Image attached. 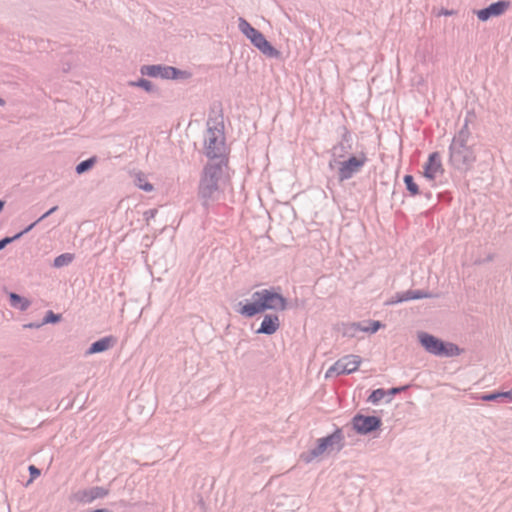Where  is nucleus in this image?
<instances>
[{
  "instance_id": "nucleus-1",
  "label": "nucleus",
  "mask_w": 512,
  "mask_h": 512,
  "mask_svg": "<svg viewBox=\"0 0 512 512\" xmlns=\"http://www.w3.org/2000/svg\"><path fill=\"white\" fill-rule=\"evenodd\" d=\"M227 168L228 164L225 160L210 162L204 166L198 186V197L206 209L219 199L221 194L220 184L224 179Z\"/></svg>"
},
{
  "instance_id": "nucleus-2",
  "label": "nucleus",
  "mask_w": 512,
  "mask_h": 512,
  "mask_svg": "<svg viewBox=\"0 0 512 512\" xmlns=\"http://www.w3.org/2000/svg\"><path fill=\"white\" fill-rule=\"evenodd\" d=\"M251 300V302L247 301L245 304H242V302L239 303L241 307L238 312L246 318H252L267 310L278 312L284 311L287 308V299L282 294L275 291L274 288L261 289L253 292Z\"/></svg>"
},
{
  "instance_id": "nucleus-3",
  "label": "nucleus",
  "mask_w": 512,
  "mask_h": 512,
  "mask_svg": "<svg viewBox=\"0 0 512 512\" xmlns=\"http://www.w3.org/2000/svg\"><path fill=\"white\" fill-rule=\"evenodd\" d=\"M344 447V434L340 428L325 437L317 440V445L307 452L301 454V459L305 463H310L317 457L321 456L324 452L337 451L339 452Z\"/></svg>"
},
{
  "instance_id": "nucleus-4",
  "label": "nucleus",
  "mask_w": 512,
  "mask_h": 512,
  "mask_svg": "<svg viewBox=\"0 0 512 512\" xmlns=\"http://www.w3.org/2000/svg\"><path fill=\"white\" fill-rule=\"evenodd\" d=\"M418 341L426 352L437 357H455L462 352L458 345L443 341L427 332H419Z\"/></svg>"
},
{
  "instance_id": "nucleus-5",
  "label": "nucleus",
  "mask_w": 512,
  "mask_h": 512,
  "mask_svg": "<svg viewBox=\"0 0 512 512\" xmlns=\"http://www.w3.org/2000/svg\"><path fill=\"white\" fill-rule=\"evenodd\" d=\"M205 154L213 162L226 161L228 164V158L226 157V146L224 136L221 130L209 127L205 137Z\"/></svg>"
},
{
  "instance_id": "nucleus-6",
  "label": "nucleus",
  "mask_w": 512,
  "mask_h": 512,
  "mask_svg": "<svg viewBox=\"0 0 512 512\" xmlns=\"http://www.w3.org/2000/svg\"><path fill=\"white\" fill-rule=\"evenodd\" d=\"M140 73L143 76L165 80H187L192 76L190 71L162 64L143 65L140 68Z\"/></svg>"
},
{
  "instance_id": "nucleus-7",
  "label": "nucleus",
  "mask_w": 512,
  "mask_h": 512,
  "mask_svg": "<svg viewBox=\"0 0 512 512\" xmlns=\"http://www.w3.org/2000/svg\"><path fill=\"white\" fill-rule=\"evenodd\" d=\"M476 161L473 148L469 145L450 144L449 163L459 171L469 170Z\"/></svg>"
},
{
  "instance_id": "nucleus-8",
  "label": "nucleus",
  "mask_w": 512,
  "mask_h": 512,
  "mask_svg": "<svg viewBox=\"0 0 512 512\" xmlns=\"http://www.w3.org/2000/svg\"><path fill=\"white\" fill-rule=\"evenodd\" d=\"M361 357L357 355H348L335 362L327 371L325 377H331L333 374L345 375L358 370L361 364Z\"/></svg>"
},
{
  "instance_id": "nucleus-9",
  "label": "nucleus",
  "mask_w": 512,
  "mask_h": 512,
  "mask_svg": "<svg viewBox=\"0 0 512 512\" xmlns=\"http://www.w3.org/2000/svg\"><path fill=\"white\" fill-rule=\"evenodd\" d=\"M367 158L365 154L351 156L347 160L339 162L338 179L340 182L349 180L365 165Z\"/></svg>"
},
{
  "instance_id": "nucleus-10",
  "label": "nucleus",
  "mask_w": 512,
  "mask_h": 512,
  "mask_svg": "<svg viewBox=\"0 0 512 512\" xmlns=\"http://www.w3.org/2000/svg\"><path fill=\"white\" fill-rule=\"evenodd\" d=\"M382 425V420L378 416H366L356 414L352 418L353 429L360 435H367L378 430Z\"/></svg>"
},
{
  "instance_id": "nucleus-11",
  "label": "nucleus",
  "mask_w": 512,
  "mask_h": 512,
  "mask_svg": "<svg viewBox=\"0 0 512 512\" xmlns=\"http://www.w3.org/2000/svg\"><path fill=\"white\" fill-rule=\"evenodd\" d=\"M510 7V2L506 0H499L491 3L487 7L476 11L477 18L480 21H488L492 17L502 15Z\"/></svg>"
},
{
  "instance_id": "nucleus-12",
  "label": "nucleus",
  "mask_w": 512,
  "mask_h": 512,
  "mask_svg": "<svg viewBox=\"0 0 512 512\" xmlns=\"http://www.w3.org/2000/svg\"><path fill=\"white\" fill-rule=\"evenodd\" d=\"M251 43L264 55L270 58H279L281 53L277 50L259 31V33L251 40Z\"/></svg>"
},
{
  "instance_id": "nucleus-13",
  "label": "nucleus",
  "mask_w": 512,
  "mask_h": 512,
  "mask_svg": "<svg viewBox=\"0 0 512 512\" xmlns=\"http://www.w3.org/2000/svg\"><path fill=\"white\" fill-rule=\"evenodd\" d=\"M439 172H443L441 158L438 152H433L429 155L427 162L424 164V176L428 180H434Z\"/></svg>"
},
{
  "instance_id": "nucleus-14",
  "label": "nucleus",
  "mask_w": 512,
  "mask_h": 512,
  "mask_svg": "<svg viewBox=\"0 0 512 512\" xmlns=\"http://www.w3.org/2000/svg\"><path fill=\"white\" fill-rule=\"evenodd\" d=\"M280 327V319L277 314H265L263 320L256 330L257 334L273 335Z\"/></svg>"
},
{
  "instance_id": "nucleus-15",
  "label": "nucleus",
  "mask_w": 512,
  "mask_h": 512,
  "mask_svg": "<svg viewBox=\"0 0 512 512\" xmlns=\"http://www.w3.org/2000/svg\"><path fill=\"white\" fill-rule=\"evenodd\" d=\"M352 148V134L346 128L342 127L341 141L333 147V153L339 158L344 157Z\"/></svg>"
},
{
  "instance_id": "nucleus-16",
  "label": "nucleus",
  "mask_w": 512,
  "mask_h": 512,
  "mask_svg": "<svg viewBox=\"0 0 512 512\" xmlns=\"http://www.w3.org/2000/svg\"><path fill=\"white\" fill-rule=\"evenodd\" d=\"M431 297L432 294L424 290H407L404 292L396 293L394 299L390 303L397 304L409 300H419Z\"/></svg>"
},
{
  "instance_id": "nucleus-17",
  "label": "nucleus",
  "mask_w": 512,
  "mask_h": 512,
  "mask_svg": "<svg viewBox=\"0 0 512 512\" xmlns=\"http://www.w3.org/2000/svg\"><path fill=\"white\" fill-rule=\"evenodd\" d=\"M116 343V339L113 336H105L99 340L94 341L86 351V355H92L102 353L113 347Z\"/></svg>"
},
{
  "instance_id": "nucleus-18",
  "label": "nucleus",
  "mask_w": 512,
  "mask_h": 512,
  "mask_svg": "<svg viewBox=\"0 0 512 512\" xmlns=\"http://www.w3.org/2000/svg\"><path fill=\"white\" fill-rule=\"evenodd\" d=\"M109 494V489L102 486H94L82 492L80 500L84 503H92L96 499L105 498Z\"/></svg>"
},
{
  "instance_id": "nucleus-19",
  "label": "nucleus",
  "mask_w": 512,
  "mask_h": 512,
  "mask_svg": "<svg viewBox=\"0 0 512 512\" xmlns=\"http://www.w3.org/2000/svg\"><path fill=\"white\" fill-rule=\"evenodd\" d=\"M468 125H469V119H468V117H466L464 120L463 126L455 134V136L452 139L451 144L468 145V140L471 136V132L469 130Z\"/></svg>"
},
{
  "instance_id": "nucleus-20",
  "label": "nucleus",
  "mask_w": 512,
  "mask_h": 512,
  "mask_svg": "<svg viewBox=\"0 0 512 512\" xmlns=\"http://www.w3.org/2000/svg\"><path fill=\"white\" fill-rule=\"evenodd\" d=\"M9 302L12 308L19 311H26L31 305L27 298L14 292L9 293Z\"/></svg>"
},
{
  "instance_id": "nucleus-21",
  "label": "nucleus",
  "mask_w": 512,
  "mask_h": 512,
  "mask_svg": "<svg viewBox=\"0 0 512 512\" xmlns=\"http://www.w3.org/2000/svg\"><path fill=\"white\" fill-rule=\"evenodd\" d=\"M238 28L250 41L259 33V30L252 27L250 23L242 17L238 19Z\"/></svg>"
},
{
  "instance_id": "nucleus-22",
  "label": "nucleus",
  "mask_w": 512,
  "mask_h": 512,
  "mask_svg": "<svg viewBox=\"0 0 512 512\" xmlns=\"http://www.w3.org/2000/svg\"><path fill=\"white\" fill-rule=\"evenodd\" d=\"M75 256L72 253H63L59 256L55 257L53 261V266L55 268H62L64 266H68L74 260Z\"/></svg>"
},
{
  "instance_id": "nucleus-23",
  "label": "nucleus",
  "mask_w": 512,
  "mask_h": 512,
  "mask_svg": "<svg viewBox=\"0 0 512 512\" xmlns=\"http://www.w3.org/2000/svg\"><path fill=\"white\" fill-rule=\"evenodd\" d=\"M96 156H92L86 160L81 161L75 167V172L79 175L89 171L96 163Z\"/></svg>"
},
{
  "instance_id": "nucleus-24",
  "label": "nucleus",
  "mask_w": 512,
  "mask_h": 512,
  "mask_svg": "<svg viewBox=\"0 0 512 512\" xmlns=\"http://www.w3.org/2000/svg\"><path fill=\"white\" fill-rule=\"evenodd\" d=\"M129 85L133 86V87L142 88L148 93H152L155 91V87L152 84V82L145 78H140L137 81H131V82H129Z\"/></svg>"
},
{
  "instance_id": "nucleus-25",
  "label": "nucleus",
  "mask_w": 512,
  "mask_h": 512,
  "mask_svg": "<svg viewBox=\"0 0 512 512\" xmlns=\"http://www.w3.org/2000/svg\"><path fill=\"white\" fill-rule=\"evenodd\" d=\"M358 332H362V323L354 322L344 327L343 335L347 337H355Z\"/></svg>"
},
{
  "instance_id": "nucleus-26",
  "label": "nucleus",
  "mask_w": 512,
  "mask_h": 512,
  "mask_svg": "<svg viewBox=\"0 0 512 512\" xmlns=\"http://www.w3.org/2000/svg\"><path fill=\"white\" fill-rule=\"evenodd\" d=\"M403 180H404L406 189L409 191V193L412 196H416L419 194V187L415 183L412 175H409V174L405 175Z\"/></svg>"
},
{
  "instance_id": "nucleus-27",
  "label": "nucleus",
  "mask_w": 512,
  "mask_h": 512,
  "mask_svg": "<svg viewBox=\"0 0 512 512\" xmlns=\"http://www.w3.org/2000/svg\"><path fill=\"white\" fill-rule=\"evenodd\" d=\"M385 396H387V392L383 388H378L372 391L369 395L367 401L376 405L378 404Z\"/></svg>"
},
{
  "instance_id": "nucleus-28",
  "label": "nucleus",
  "mask_w": 512,
  "mask_h": 512,
  "mask_svg": "<svg viewBox=\"0 0 512 512\" xmlns=\"http://www.w3.org/2000/svg\"><path fill=\"white\" fill-rule=\"evenodd\" d=\"M61 320V314H56L52 310L46 312L41 324H56Z\"/></svg>"
},
{
  "instance_id": "nucleus-29",
  "label": "nucleus",
  "mask_w": 512,
  "mask_h": 512,
  "mask_svg": "<svg viewBox=\"0 0 512 512\" xmlns=\"http://www.w3.org/2000/svg\"><path fill=\"white\" fill-rule=\"evenodd\" d=\"M136 186L145 192H151L153 190V185L146 181V179L142 175L137 176Z\"/></svg>"
},
{
  "instance_id": "nucleus-30",
  "label": "nucleus",
  "mask_w": 512,
  "mask_h": 512,
  "mask_svg": "<svg viewBox=\"0 0 512 512\" xmlns=\"http://www.w3.org/2000/svg\"><path fill=\"white\" fill-rule=\"evenodd\" d=\"M381 327H383V324L380 321H369L368 326L362 325V332H367L370 334L376 333Z\"/></svg>"
},
{
  "instance_id": "nucleus-31",
  "label": "nucleus",
  "mask_w": 512,
  "mask_h": 512,
  "mask_svg": "<svg viewBox=\"0 0 512 512\" xmlns=\"http://www.w3.org/2000/svg\"><path fill=\"white\" fill-rule=\"evenodd\" d=\"M28 471H29V474H30V478L25 483V486L30 485L33 482V480L36 479L40 475V473H41L40 469L37 468L34 465H29L28 466Z\"/></svg>"
},
{
  "instance_id": "nucleus-32",
  "label": "nucleus",
  "mask_w": 512,
  "mask_h": 512,
  "mask_svg": "<svg viewBox=\"0 0 512 512\" xmlns=\"http://www.w3.org/2000/svg\"><path fill=\"white\" fill-rule=\"evenodd\" d=\"M480 399L482 401L491 402V401H498L501 399L500 392H492V393H485L482 394Z\"/></svg>"
},
{
  "instance_id": "nucleus-33",
  "label": "nucleus",
  "mask_w": 512,
  "mask_h": 512,
  "mask_svg": "<svg viewBox=\"0 0 512 512\" xmlns=\"http://www.w3.org/2000/svg\"><path fill=\"white\" fill-rule=\"evenodd\" d=\"M408 388H409V385H404V386H400V387H392V388L386 390L387 396H395L403 391H406Z\"/></svg>"
},
{
  "instance_id": "nucleus-34",
  "label": "nucleus",
  "mask_w": 512,
  "mask_h": 512,
  "mask_svg": "<svg viewBox=\"0 0 512 512\" xmlns=\"http://www.w3.org/2000/svg\"><path fill=\"white\" fill-rule=\"evenodd\" d=\"M34 228V224H30L28 225L26 228H24L23 230H21L20 232L14 234L13 236H10L12 238V242H14L15 240L19 239L20 237H22L24 234L28 233L29 231H31L32 229Z\"/></svg>"
},
{
  "instance_id": "nucleus-35",
  "label": "nucleus",
  "mask_w": 512,
  "mask_h": 512,
  "mask_svg": "<svg viewBox=\"0 0 512 512\" xmlns=\"http://www.w3.org/2000/svg\"><path fill=\"white\" fill-rule=\"evenodd\" d=\"M58 209V206H53L52 208H50L47 212H45L41 217H39L36 221H34L32 224H34V227L40 223L42 220H44L45 218H47L48 216H50L51 214H53L54 212H56Z\"/></svg>"
},
{
  "instance_id": "nucleus-36",
  "label": "nucleus",
  "mask_w": 512,
  "mask_h": 512,
  "mask_svg": "<svg viewBox=\"0 0 512 512\" xmlns=\"http://www.w3.org/2000/svg\"><path fill=\"white\" fill-rule=\"evenodd\" d=\"M157 213V210L156 209H149L147 210L145 213H144V217L147 221H149L150 219L154 218L155 215Z\"/></svg>"
},
{
  "instance_id": "nucleus-37",
  "label": "nucleus",
  "mask_w": 512,
  "mask_h": 512,
  "mask_svg": "<svg viewBox=\"0 0 512 512\" xmlns=\"http://www.w3.org/2000/svg\"><path fill=\"white\" fill-rule=\"evenodd\" d=\"M41 326H43V324H41V322H30V323L25 324L23 327L26 329H38Z\"/></svg>"
},
{
  "instance_id": "nucleus-38",
  "label": "nucleus",
  "mask_w": 512,
  "mask_h": 512,
  "mask_svg": "<svg viewBox=\"0 0 512 512\" xmlns=\"http://www.w3.org/2000/svg\"><path fill=\"white\" fill-rule=\"evenodd\" d=\"M501 399L506 398L509 402H512V388L506 392H500Z\"/></svg>"
},
{
  "instance_id": "nucleus-39",
  "label": "nucleus",
  "mask_w": 512,
  "mask_h": 512,
  "mask_svg": "<svg viewBox=\"0 0 512 512\" xmlns=\"http://www.w3.org/2000/svg\"><path fill=\"white\" fill-rule=\"evenodd\" d=\"M10 243H12V238L10 236L2 237V249H4Z\"/></svg>"
},
{
  "instance_id": "nucleus-40",
  "label": "nucleus",
  "mask_w": 512,
  "mask_h": 512,
  "mask_svg": "<svg viewBox=\"0 0 512 512\" xmlns=\"http://www.w3.org/2000/svg\"><path fill=\"white\" fill-rule=\"evenodd\" d=\"M453 13H454L453 10L442 9L441 12L439 13V15L448 16V15H452Z\"/></svg>"
},
{
  "instance_id": "nucleus-41",
  "label": "nucleus",
  "mask_w": 512,
  "mask_h": 512,
  "mask_svg": "<svg viewBox=\"0 0 512 512\" xmlns=\"http://www.w3.org/2000/svg\"><path fill=\"white\" fill-rule=\"evenodd\" d=\"M89 512H111V511L108 510V509H105V508H101V509H95V510H92V511H89Z\"/></svg>"
},
{
  "instance_id": "nucleus-42",
  "label": "nucleus",
  "mask_w": 512,
  "mask_h": 512,
  "mask_svg": "<svg viewBox=\"0 0 512 512\" xmlns=\"http://www.w3.org/2000/svg\"><path fill=\"white\" fill-rule=\"evenodd\" d=\"M4 205H5V201L2 200V203H1L2 209L4 208Z\"/></svg>"
}]
</instances>
